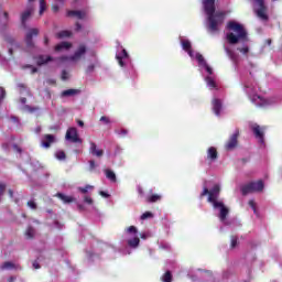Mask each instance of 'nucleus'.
<instances>
[{"label": "nucleus", "mask_w": 282, "mask_h": 282, "mask_svg": "<svg viewBox=\"0 0 282 282\" xmlns=\"http://www.w3.org/2000/svg\"><path fill=\"white\" fill-rule=\"evenodd\" d=\"M203 6L208 17V32H210V34H217L219 26L224 23L226 13L221 11L215 12V0H204Z\"/></svg>", "instance_id": "nucleus-1"}, {"label": "nucleus", "mask_w": 282, "mask_h": 282, "mask_svg": "<svg viewBox=\"0 0 282 282\" xmlns=\"http://www.w3.org/2000/svg\"><path fill=\"white\" fill-rule=\"evenodd\" d=\"M227 30L229 33L226 34V39L229 45H237V43H247L248 31L237 21H229L227 23Z\"/></svg>", "instance_id": "nucleus-2"}, {"label": "nucleus", "mask_w": 282, "mask_h": 282, "mask_svg": "<svg viewBox=\"0 0 282 282\" xmlns=\"http://www.w3.org/2000/svg\"><path fill=\"white\" fill-rule=\"evenodd\" d=\"M245 89L251 98V101L257 105V107H268V105H274L278 101L275 97H270L268 99L257 95V86L250 83L245 84Z\"/></svg>", "instance_id": "nucleus-3"}, {"label": "nucleus", "mask_w": 282, "mask_h": 282, "mask_svg": "<svg viewBox=\"0 0 282 282\" xmlns=\"http://www.w3.org/2000/svg\"><path fill=\"white\" fill-rule=\"evenodd\" d=\"M85 54H87V46L80 44L72 56H63L59 61L62 63H78Z\"/></svg>", "instance_id": "nucleus-4"}, {"label": "nucleus", "mask_w": 282, "mask_h": 282, "mask_svg": "<svg viewBox=\"0 0 282 282\" xmlns=\"http://www.w3.org/2000/svg\"><path fill=\"white\" fill-rule=\"evenodd\" d=\"M253 1V10L261 21H268V7L263 0H252Z\"/></svg>", "instance_id": "nucleus-5"}, {"label": "nucleus", "mask_w": 282, "mask_h": 282, "mask_svg": "<svg viewBox=\"0 0 282 282\" xmlns=\"http://www.w3.org/2000/svg\"><path fill=\"white\" fill-rule=\"evenodd\" d=\"M242 195H250V193H261L263 191V181L252 182L242 187Z\"/></svg>", "instance_id": "nucleus-6"}, {"label": "nucleus", "mask_w": 282, "mask_h": 282, "mask_svg": "<svg viewBox=\"0 0 282 282\" xmlns=\"http://www.w3.org/2000/svg\"><path fill=\"white\" fill-rule=\"evenodd\" d=\"M128 235L132 236V238L128 239V246L130 248H138L140 246V238L138 237V228L135 226H130L127 229Z\"/></svg>", "instance_id": "nucleus-7"}, {"label": "nucleus", "mask_w": 282, "mask_h": 282, "mask_svg": "<svg viewBox=\"0 0 282 282\" xmlns=\"http://www.w3.org/2000/svg\"><path fill=\"white\" fill-rule=\"evenodd\" d=\"M221 187L219 185H214V187L209 191L208 202L215 206V204H219L217 199L219 198V193Z\"/></svg>", "instance_id": "nucleus-8"}, {"label": "nucleus", "mask_w": 282, "mask_h": 282, "mask_svg": "<svg viewBox=\"0 0 282 282\" xmlns=\"http://www.w3.org/2000/svg\"><path fill=\"white\" fill-rule=\"evenodd\" d=\"M66 140H69L73 143H82L83 140L78 138V130L76 128H69L66 132Z\"/></svg>", "instance_id": "nucleus-9"}, {"label": "nucleus", "mask_w": 282, "mask_h": 282, "mask_svg": "<svg viewBox=\"0 0 282 282\" xmlns=\"http://www.w3.org/2000/svg\"><path fill=\"white\" fill-rule=\"evenodd\" d=\"M239 138V130H236L235 133L230 137L229 141L226 144L227 151H232L237 147V139Z\"/></svg>", "instance_id": "nucleus-10"}, {"label": "nucleus", "mask_w": 282, "mask_h": 282, "mask_svg": "<svg viewBox=\"0 0 282 282\" xmlns=\"http://www.w3.org/2000/svg\"><path fill=\"white\" fill-rule=\"evenodd\" d=\"M214 208H219V209H220V215H219L220 220H221V221H226V217L228 216L229 210H228V208L224 205V203H223V202H220V203H215Z\"/></svg>", "instance_id": "nucleus-11"}, {"label": "nucleus", "mask_w": 282, "mask_h": 282, "mask_svg": "<svg viewBox=\"0 0 282 282\" xmlns=\"http://www.w3.org/2000/svg\"><path fill=\"white\" fill-rule=\"evenodd\" d=\"M34 12V6L30 4L24 12L21 14V21L22 25L25 28V23L28 22V19L32 17V13Z\"/></svg>", "instance_id": "nucleus-12"}, {"label": "nucleus", "mask_w": 282, "mask_h": 282, "mask_svg": "<svg viewBox=\"0 0 282 282\" xmlns=\"http://www.w3.org/2000/svg\"><path fill=\"white\" fill-rule=\"evenodd\" d=\"M251 129L256 135V138H258V140L263 143V128H261V126L253 123L251 124Z\"/></svg>", "instance_id": "nucleus-13"}, {"label": "nucleus", "mask_w": 282, "mask_h": 282, "mask_svg": "<svg viewBox=\"0 0 282 282\" xmlns=\"http://www.w3.org/2000/svg\"><path fill=\"white\" fill-rule=\"evenodd\" d=\"M89 153L96 158H102V155H105V151L98 149V145L93 141H90Z\"/></svg>", "instance_id": "nucleus-14"}, {"label": "nucleus", "mask_w": 282, "mask_h": 282, "mask_svg": "<svg viewBox=\"0 0 282 282\" xmlns=\"http://www.w3.org/2000/svg\"><path fill=\"white\" fill-rule=\"evenodd\" d=\"M54 142H56V139L52 134H45L42 138V147H44V149H50Z\"/></svg>", "instance_id": "nucleus-15"}, {"label": "nucleus", "mask_w": 282, "mask_h": 282, "mask_svg": "<svg viewBox=\"0 0 282 282\" xmlns=\"http://www.w3.org/2000/svg\"><path fill=\"white\" fill-rule=\"evenodd\" d=\"M196 61H198L200 67H204L209 75H213V69L210 66H208V63H206V59H204V56L199 53L196 54Z\"/></svg>", "instance_id": "nucleus-16"}, {"label": "nucleus", "mask_w": 282, "mask_h": 282, "mask_svg": "<svg viewBox=\"0 0 282 282\" xmlns=\"http://www.w3.org/2000/svg\"><path fill=\"white\" fill-rule=\"evenodd\" d=\"M33 36H39V29H31L26 33V45L29 47H32V37Z\"/></svg>", "instance_id": "nucleus-17"}, {"label": "nucleus", "mask_w": 282, "mask_h": 282, "mask_svg": "<svg viewBox=\"0 0 282 282\" xmlns=\"http://www.w3.org/2000/svg\"><path fill=\"white\" fill-rule=\"evenodd\" d=\"M67 50H72V43L62 42L55 46V52H65Z\"/></svg>", "instance_id": "nucleus-18"}, {"label": "nucleus", "mask_w": 282, "mask_h": 282, "mask_svg": "<svg viewBox=\"0 0 282 282\" xmlns=\"http://www.w3.org/2000/svg\"><path fill=\"white\" fill-rule=\"evenodd\" d=\"M182 47L187 52V54L193 58V51L191 50V41L188 40H182Z\"/></svg>", "instance_id": "nucleus-19"}, {"label": "nucleus", "mask_w": 282, "mask_h": 282, "mask_svg": "<svg viewBox=\"0 0 282 282\" xmlns=\"http://www.w3.org/2000/svg\"><path fill=\"white\" fill-rule=\"evenodd\" d=\"M67 17H75L76 19H85L87 13L85 11H68Z\"/></svg>", "instance_id": "nucleus-20"}, {"label": "nucleus", "mask_w": 282, "mask_h": 282, "mask_svg": "<svg viewBox=\"0 0 282 282\" xmlns=\"http://www.w3.org/2000/svg\"><path fill=\"white\" fill-rule=\"evenodd\" d=\"M213 109L216 116H219L221 111V100L219 99H214L213 100Z\"/></svg>", "instance_id": "nucleus-21"}, {"label": "nucleus", "mask_w": 282, "mask_h": 282, "mask_svg": "<svg viewBox=\"0 0 282 282\" xmlns=\"http://www.w3.org/2000/svg\"><path fill=\"white\" fill-rule=\"evenodd\" d=\"M50 61H52V56L41 55L37 57L36 64L37 65H47V63H50Z\"/></svg>", "instance_id": "nucleus-22"}, {"label": "nucleus", "mask_w": 282, "mask_h": 282, "mask_svg": "<svg viewBox=\"0 0 282 282\" xmlns=\"http://www.w3.org/2000/svg\"><path fill=\"white\" fill-rule=\"evenodd\" d=\"M57 197H59L62 199V202H64V204H72V202H76V199H74V197L72 196H67L64 194L58 193Z\"/></svg>", "instance_id": "nucleus-23"}, {"label": "nucleus", "mask_w": 282, "mask_h": 282, "mask_svg": "<svg viewBox=\"0 0 282 282\" xmlns=\"http://www.w3.org/2000/svg\"><path fill=\"white\" fill-rule=\"evenodd\" d=\"M129 54L127 53V50H122L120 55H117V61L121 67H124V62H122V58H127Z\"/></svg>", "instance_id": "nucleus-24"}, {"label": "nucleus", "mask_w": 282, "mask_h": 282, "mask_svg": "<svg viewBox=\"0 0 282 282\" xmlns=\"http://www.w3.org/2000/svg\"><path fill=\"white\" fill-rule=\"evenodd\" d=\"M207 158L209 159V160H217V149H215V148H209L208 150H207Z\"/></svg>", "instance_id": "nucleus-25"}, {"label": "nucleus", "mask_w": 282, "mask_h": 282, "mask_svg": "<svg viewBox=\"0 0 282 282\" xmlns=\"http://www.w3.org/2000/svg\"><path fill=\"white\" fill-rule=\"evenodd\" d=\"M77 94H80L78 89H67L62 93V96L69 97V96H76Z\"/></svg>", "instance_id": "nucleus-26"}, {"label": "nucleus", "mask_w": 282, "mask_h": 282, "mask_svg": "<svg viewBox=\"0 0 282 282\" xmlns=\"http://www.w3.org/2000/svg\"><path fill=\"white\" fill-rule=\"evenodd\" d=\"M205 80L209 89H217V83H215V79H213V77H206Z\"/></svg>", "instance_id": "nucleus-27"}, {"label": "nucleus", "mask_w": 282, "mask_h": 282, "mask_svg": "<svg viewBox=\"0 0 282 282\" xmlns=\"http://www.w3.org/2000/svg\"><path fill=\"white\" fill-rule=\"evenodd\" d=\"M225 52L227 56L230 58V61H234V62L237 61V54H235L232 50L225 46Z\"/></svg>", "instance_id": "nucleus-28"}, {"label": "nucleus", "mask_w": 282, "mask_h": 282, "mask_svg": "<svg viewBox=\"0 0 282 282\" xmlns=\"http://www.w3.org/2000/svg\"><path fill=\"white\" fill-rule=\"evenodd\" d=\"M35 235H36V230H34L33 227H28L25 231V236L28 237V239H34Z\"/></svg>", "instance_id": "nucleus-29"}, {"label": "nucleus", "mask_w": 282, "mask_h": 282, "mask_svg": "<svg viewBox=\"0 0 282 282\" xmlns=\"http://www.w3.org/2000/svg\"><path fill=\"white\" fill-rule=\"evenodd\" d=\"M106 177L110 180V182H116V173L111 170H106Z\"/></svg>", "instance_id": "nucleus-30"}, {"label": "nucleus", "mask_w": 282, "mask_h": 282, "mask_svg": "<svg viewBox=\"0 0 282 282\" xmlns=\"http://www.w3.org/2000/svg\"><path fill=\"white\" fill-rule=\"evenodd\" d=\"M14 268V263L7 261L1 264L0 270H12Z\"/></svg>", "instance_id": "nucleus-31"}, {"label": "nucleus", "mask_w": 282, "mask_h": 282, "mask_svg": "<svg viewBox=\"0 0 282 282\" xmlns=\"http://www.w3.org/2000/svg\"><path fill=\"white\" fill-rule=\"evenodd\" d=\"M162 199V196L158 195V194H153L150 197H148V202H150L151 204L155 203V202H160Z\"/></svg>", "instance_id": "nucleus-32"}, {"label": "nucleus", "mask_w": 282, "mask_h": 282, "mask_svg": "<svg viewBox=\"0 0 282 282\" xmlns=\"http://www.w3.org/2000/svg\"><path fill=\"white\" fill-rule=\"evenodd\" d=\"M69 36H72V32L69 31H61L59 33H57L58 39H67Z\"/></svg>", "instance_id": "nucleus-33"}, {"label": "nucleus", "mask_w": 282, "mask_h": 282, "mask_svg": "<svg viewBox=\"0 0 282 282\" xmlns=\"http://www.w3.org/2000/svg\"><path fill=\"white\" fill-rule=\"evenodd\" d=\"M163 282H171L173 281V275L171 274L170 271H167L163 276H162Z\"/></svg>", "instance_id": "nucleus-34"}, {"label": "nucleus", "mask_w": 282, "mask_h": 282, "mask_svg": "<svg viewBox=\"0 0 282 282\" xmlns=\"http://www.w3.org/2000/svg\"><path fill=\"white\" fill-rule=\"evenodd\" d=\"M47 9V6L45 4V0H40V15H43V12Z\"/></svg>", "instance_id": "nucleus-35"}, {"label": "nucleus", "mask_w": 282, "mask_h": 282, "mask_svg": "<svg viewBox=\"0 0 282 282\" xmlns=\"http://www.w3.org/2000/svg\"><path fill=\"white\" fill-rule=\"evenodd\" d=\"M153 218V213L151 212H145L141 215V219L144 221V219H151Z\"/></svg>", "instance_id": "nucleus-36"}, {"label": "nucleus", "mask_w": 282, "mask_h": 282, "mask_svg": "<svg viewBox=\"0 0 282 282\" xmlns=\"http://www.w3.org/2000/svg\"><path fill=\"white\" fill-rule=\"evenodd\" d=\"M93 188H94V186H91V185H86L85 187H79L78 188V191L80 192V193H88V191H93Z\"/></svg>", "instance_id": "nucleus-37"}, {"label": "nucleus", "mask_w": 282, "mask_h": 282, "mask_svg": "<svg viewBox=\"0 0 282 282\" xmlns=\"http://www.w3.org/2000/svg\"><path fill=\"white\" fill-rule=\"evenodd\" d=\"M26 206H29V208H31V210H36V208H37L36 202H34V200H29Z\"/></svg>", "instance_id": "nucleus-38"}, {"label": "nucleus", "mask_w": 282, "mask_h": 282, "mask_svg": "<svg viewBox=\"0 0 282 282\" xmlns=\"http://www.w3.org/2000/svg\"><path fill=\"white\" fill-rule=\"evenodd\" d=\"M238 52H241V54H248L250 52V48L248 45H243V47H238Z\"/></svg>", "instance_id": "nucleus-39"}, {"label": "nucleus", "mask_w": 282, "mask_h": 282, "mask_svg": "<svg viewBox=\"0 0 282 282\" xmlns=\"http://www.w3.org/2000/svg\"><path fill=\"white\" fill-rule=\"evenodd\" d=\"M249 206L252 208L254 215H259L257 212V203H254V200H249Z\"/></svg>", "instance_id": "nucleus-40"}, {"label": "nucleus", "mask_w": 282, "mask_h": 282, "mask_svg": "<svg viewBox=\"0 0 282 282\" xmlns=\"http://www.w3.org/2000/svg\"><path fill=\"white\" fill-rule=\"evenodd\" d=\"M55 158H57V160H65V152L63 151H57L55 153Z\"/></svg>", "instance_id": "nucleus-41"}, {"label": "nucleus", "mask_w": 282, "mask_h": 282, "mask_svg": "<svg viewBox=\"0 0 282 282\" xmlns=\"http://www.w3.org/2000/svg\"><path fill=\"white\" fill-rule=\"evenodd\" d=\"M231 248H237V237L232 236L231 237V245H230Z\"/></svg>", "instance_id": "nucleus-42"}, {"label": "nucleus", "mask_w": 282, "mask_h": 282, "mask_svg": "<svg viewBox=\"0 0 282 282\" xmlns=\"http://www.w3.org/2000/svg\"><path fill=\"white\" fill-rule=\"evenodd\" d=\"M84 202L89 205L94 204V199L89 196H85Z\"/></svg>", "instance_id": "nucleus-43"}, {"label": "nucleus", "mask_w": 282, "mask_h": 282, "mask_svg": "<svg viewBox=\"0 0 282 282\" xmlns=\"http://www.w3.org/2000/svg\"><path fill=\"white\" fill-rule=\"evenodd\" d=\"M206 195L210 196V191H208V187H204L203 193L200 194V197H204Z\"/></svg>", "instance_id": "nucleus-44"}, {"label": "nucleus", "mask_w": 282, "mask_h": 282, "mask_svg": "<svg viewBox=\"0 0 282 282\" xmlns=\"http://www.w3.org/2000/svg\"><path fill=\"white\" fill-rule=\"evenodd\" d=\"M206 195L210 196V191H208V187H204L203 193L200 194V197H204Z\"/></svg>", "instance_id": "nucleus-45"}, {"label": "nucleus", "mask_w": 282, "mask_h": 282, "mask_svg": "<svg viewBox=\"0 0 282 282\" xmlns=\"http://www.w3.org/2000/svg\"><path fill=\"white\" fill-rule=\"evenodd\" d=\"M100 122H105V124H109L111 120L108 117H101Z\"/></svg>", "instance_id": "nucleus-46"}, {"label": "nucleus", "mask_w": 282, "mask_h": 282, "mask_svg": "<svg viewBox=\"0 0 282 282\" xmlns=\"http://www.w3.org/2000/svg\"><path fill=\"white\" fill-rule=\"evenodd\" d=\"M67 78H69V74L64 70V72L62 73V80H67Z\"/></svg>", "instance_id": "nucleus-47"}, {"label": "nucleus", "mask_w": 282, "mask_h": 282, "mask_svg": "<svg viewBox=\"0 0 282 282\" xmlns=\"http://www.w3.org/2000/svg\"><path fill=\"white\" fill-rule=\"evenodd\" d=\"M0 98L3 100V98H6V89H3V87H0Z\"/></svg>", "instance_id": "nucleus-48"}, {"label": "nucleus", "mask_w": 282, "mask_h": 282, "mask_svg": "<svg viewBox=\"0 0 282 282\" xmlns=\"http://www.w3.org/2000/svg\"><path fill=\"white\" fill-rule=\"evenodd\" d=\"M149 237H151V232L141 234V239H149Z\"/></svg>", "instance_id": "nucleus-49"}, {"label": "nucleus", "mask_w": 282, "mask_h": 282, "mask_svg": "<svg viewBox=\"0 0 282 282\" xmlns=\"http://www.w3.org/2000/svg\"><path fill=\"white\" fill-rule=\"evenodd\" d=\"M58 2H56L55 4H53V12H58V10L61 9V7L57 4Z\"/></svg>", "instance_id": "nucleus-50"}, {"label": "nucleus", "mask_w": 282, "mask_h": 282, "mask_svg": "<svg viewBox=\"0 0 282 282\" xmlns=\"http://www.w3.org/2000/svg\"><path fill=\"white\" fill-rule=\"evenodd\" d=\"M90 171H94V169H96V162L95 161H90Z\"/></svg>", "instance_id": "nucleus-51"}, {"label": "nucleus", "mask_w": 282, "mask_h": 282, "mask_svg": "<svg viewBox=\"0 0 282 282\" xmlns=\"http://www.w3.org/2000/svg\"><path fill=\"white\" fill-rule=\"evenodd\" d=\"M99 195H101V197H109V194H107V192H99Z\"/></svg>", "instance_id": "nucleus-52"}, {"label": "nucleus", "mask_w": 282, "mask_h": 282, "mask_svg": "<svg viewBox=\"0 0 282 282\" xmlns=\"http://www.w3.org/2000/svg\"><path fill=\"white\" fill-rule=\"evenodd\" d=\"M77 124L78 127H85V122H83V120H77Z\"/></svg>", "instance_id": "nucleus-53"}, {"label": "nucleus", "mask_w": 282, "mask_h": 282, "mask_svg": "<svg viewBox=\"0 0 282 282\" xmlns=\"http://www.w3.org/2000/svg\"><path fill=\"white\" fill-rule=\"evenodd\" d=\"M33 268H34L35 270H39V268H41V265H39V262H33Z\"/></svg>", "instance_id": "nucleus-54"}, {"label": "nucleus", "mask_w": 282, "mask_h": 282, "mask_svg": "<svg viewBox=\"0 0 282 282\" xmlns=\"http://www.w3.org/2000/svg\"><path fill=\"white\" fill-rule=\"evenodd\" d=\"M54 83H56V82H54V79H47V80H46V84H47V85H54Z\"/></svg>", "instance_id": "nucleus-55"}, {"label": "nucleus", "mask_w": 282, "mask_h": 282, "mask_svg": "<svg viewBox=\"0 0 282 282\" xmlns=\"http://www.w3.org/2000/svg\"><path fill=\"white\" fill-rule=\"evenodd\" d=\"M55 3H59L61 6H63V3H65V0H55Z\"/></svg>", "instance_id": "nucleus-56"}, {"label": "nucleus", "mask_w": 282, "mask_h": 282, "mask_svg": "<svg viewBox=\"0 0 282 282\" xmlns=\"http://www.w3.org/2000/svg\"><path fill=\"white\" fill-rule=\"evenodd\" d=\"M10 197H14V192L12 189H9Z\"/></svg>", "instance_id": "nucleus-57"}, {"label": "nucleus", "mask_w": 282, "mask_h": 282, "mask_svg": "<svg viewBox=\"0 0 282 282\" xmlns=\"http://www.w3.org/2000/svg\"><path fill=\"white\" fill-rule=\"evenodd\" d=\"M36 72H39V69H36L35 67H32L31 74H36Z\"/></svg>", "instance_id": "nucleus-58"}, {"label": "nucleus", "mask_w": 282, "mask_h": 282, "mask_svg": "<svg viewBox=\"0 0 282 282\" xmlns=\"http://www.w3.org/2000/svg\"><path fill=\"white\" fill-rule=\"evenodd\" d=\"M20 100H21L22 105H25V102H28L26 98H21Z\"/></svg>", "instance_id": "nucleus-59"}, {"label": "nucleus", "mask_w": 282, "mask_h": 282, "mask_svg": "<svg viewBox=\"0 0 282 282\" xmlns=\"http://www.w3.org/2000/svg\"><path fill=\"white\" fill-rule=\"evenodd\" d=\"M77 208H78L79 210H85V207H84L83 205H77Z\"/></svg>", "instance_id": "nucleus-60"}, {"label": "nucleus", "mask_w": 282, "mask_h": 282, "mask_svg": "<svg viewBox=\"0 0 282 282\" xmlns=\"http://www.w3.org/2000/svg\"><path fill=\"white\" fill-rule=\"evenodd\" d=\"M80 28H82L80 24L77 23V24H76V30H77V32L80 31Z\"/></svg>", "instance_id": "nucleus-61"}, {"label": "nucleus", "mask_w": 282, "mask_h": 282, "mask_svg": "<svg viewBox=\"0 0 282 282\" xmlns=\"http://www.w3.org/2000/svg\"><path fill=\"white\" fill-rule=\"evenodd\" d=\"M14 281H15L14 276L9 278V282H14Z\"/></svg>", "instance_id": "nucleus-62"}, {"label": "nucleus", "mask_w": 282, "mask_h": 282, "mask_svg": "<svg viewBox=\"0 0 282 282\" xmlns=\"http://www.w3.org/2000/svg\"><path fill=\"white\" fill-rule=\"evenodd\" d=\"M40 131H41V127H37V128L35 129V132L39 133Z\"/></svg>", "instance_id": "nucleus-63"}, {"label": "nucleus", "mask_w": 282, "mask_h": 282, "mask_svg": "<svg viewBox=\"0 0 282 282\" xmlns=\"http://www.w3.org/2000/svg\"><path fill=\"white\" fill-rule=\"evenodd\" d=\"M121 133H122L123 135H127V130H122Z\"/></svg>", "instance_id": "nucleus-64"}]
</instances>
